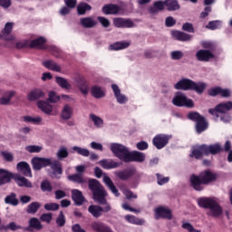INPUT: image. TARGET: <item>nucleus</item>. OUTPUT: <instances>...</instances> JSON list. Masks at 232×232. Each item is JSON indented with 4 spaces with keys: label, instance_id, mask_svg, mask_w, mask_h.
I'll return each instance as SVG.
<instances>
[{
    "label": "nucleus",
    "instance_id": "obj_60",
    "mask_svg": "<svg viewBox=\"0 0 232 232\" xmlns=\"http://www.w3.org/2000/svg\"><path fill=\"white\" fill-rule=\"evenodd\" d=\"M204 116L200 115L198 112H190L188 114V119H189V121H193L194 122H198Z\"/></svg>",
    "mask_w": 232,
    "mask_h": 232
},
{
    "label": "nucleus",
    "instance_id": "obj_58",
    "mask_svg": "<svg viewBox=\"0 0 232 232\" xmlns=\"http://www.w3.org/2000/svg\"><path fill=\"white\" fill-rule=\"evenodd\" d=\"M170 57L173 61H180L184 57V53L182 51H172Z\"/></svg>",
    "mask_w": 232,
    "mask_h": 232
},
{
    "label": "nucleus",
    "instance_id": "obj_55",
    "mask_svg": "<svg viewBox=\"0 0 232 232\" xmlns=\"http://www.w3.org/2000/svg\"><path fill=\"white\" fill-rule=\"evenodd\" d=\"M48 102H53L55 104V102H59L61 101V96L57 95V93L53 91L49 92L48 93Z\"/></svg>",
    "mask_w": 232,
    "mask_h": 232
},
{
    "label": "nucleus",
    "instance_id": "obj_8",
    "mask_svg": "<svg viewBox=\"0 0 232 232\" xmlns=\"http://www.w3.org/2000/svg\"><path fill=\"white\" fill-rule=\"evenodd\" d=\"M31 164L34 171H40V169H43V168H47V166H50V158L34 157L31 160Z\"/></svg>",
    "mask_w": 232,
    "mask_h": 232
},
{
    "label": "nucleus",
    "instance_id": "obj_47",
    "mask_svg": "<svg viewBox=\"0 0 232 232\" xmlns=\"http://www.w3.org/2000/svg\"><path fill=\"white\" fill-rule=\"evenodd\" d=\"M124 218L127 220V222H130V224H135L136 226H142V224H144V220L139 219L133 215H127L124 217Z\"/></svg>",
    "mask_w": 232,
    "mask_h": 232
},
{
    "label": "nucleus",
    "instance_id": "obj_24",
    "mask_svg": "<svg viewBox=\"0 0 232 232\" xmlns=\"http://www.w3.org/2000/svg\"><path fill=\"white\" fill-rule=\"evenodd\" d=\"M43 66H44V68H47V70H51L52 72H61L63 68L61 67V65H59L57 63H55V61L53 60H46L43 62Z\"/></svg>",
    "mask_w": 232,
    "mask_h": 232
},
{
    "label": "nucleus",
    "instance_id": "obj_4",
    "mask_svg": "<svg viewBox=\"0 0 232 232\" xmlns=\"http://www.w3.org/2000/svg\"><path fill=\"white\" fill-rule=\"evenodd\" d=\"M89 189H91L94 200L101 198V197H108V193L104 189V187L101 185V182L97 179H89L88 181Z\"/></svg>",
    "mask_w": 232,
    "mask_h": 232
},
{
    "label": "nucleus",
    "instance_id": "obj_57",
    "mask_svg": "<svg viewBox=\"0 0 232 232\" xmlns=\"http://www.w3.org/2000/svg\"><path fill=\"white\" fill-rule=\"evenodd\" d=\"M56 224L59 227H64L66 224V218L64 217V213L63 211L60 212L58 218H56Z\"/></svg>",
    "mask_w": 232,
    "mask_h": 232
},
{
    "label": "nucleus",
    "instance_id": "obj_6",
    "mask_svg": "<svg viewBox=\"0 0 232 232\" xmlns=\"http://www.w3.org/2000/svg\"><path fill=\"white\" fill-rule=\"evenodd\" d=\"M76 173L69 175L67 177L68 180L74 182L76 184H86L88 180L84 178V171H86V167L84 165H79L75 167Z\"/></svg>",
    "mask_w": 232,
    "mask_h": 232
},
{
    "label": "nucleus",
    "instance_id": "obj_52",
    "mask_svg": "<svg viewBox=\"0 0 232 232\" xmlns=\"http://www.w3.org/2000/svg\"><path fill=\"white\" fill-rule=\"evenodd\" d=\"M42 191H44V193H51L52 189H53V188L52 187V184L50 183V181L48 180H43L41 182V186H40Z\"/></svg>",
    "mask_w": 232,
    "mask_h": 232
},
{
    "label": "nucleus",
    "instance_id": "obj_31",
    "mask_svg": "<svg viewBox=\"0 0 232 232\" xmlns=\"http://www.w3.org/2000/svg\"><path fill=\"white\" fill-rule=\"evenodd\" d=\"M37 106L39 110L46 113V115H51L52 111H53V107L49 104L48 102L39 101Z\"/></svg>",
    "mask_w": 232,
    "mask_h": 232
},
{
    "label": "nucleus",
    "instance_id": "obj_19",
    "mask_svg": "<svg viewBox=\"0 0 232 232\" xmlns=\"http://www.w3.org/2000/svg\"><path fill=\"white\" fill-rule=\"evenodd\" d=\"M72 198L74 204H76V206H82V204H84V202L86 200L84 198V196H82V192L79 189L72 190Z\"/></svg>",
    "mask_w": 232,
    "mask_h": 232
},
{
    "label": "nucleus",
    "instance_id": "obj_16",
    "mask_svg": "<svg viewBox=\"0 0 232 232\" xmlns=\"http://www.w3.org/2000/svg\"><path fill=\"white\" fill-rule=\"evenodd\" d=\"M196 57L198 59V61H201L203 63H208V61H209V59H213L214 55H213V53H211V51L199 50L197 52Z\"/></svg>",
    "mask_w": 232,
    "mask_h": 232
},
{
    "label": "nucleus",
    "instance_id": "obj_32",
    "mask_svg": "<svg viewBox=\"0 0 232 232\" xmlns=\"http://www.w3.org/2000/svg\"><path fill=\"white\" fill-rule=\"evenodd\" d=\"M202 155H206V145L194 147L190 157H195L197 160H198L202 157Z\"/></svg>",
    "mask_w": 232,
    "mask_h": 232
},
{
    "label": "nucleus",
    "instance_id": "obj_39",
    "mask_svg": "<svg viewBox=\"0 0 232 232\" xmlns=\"http://www.w3.org/2000/svg\"><path fill=\"white\" fill-rule=\"evenodd\" d=\"M5 204H9L10 206H19V199H17V194L12 192L5 198Z\"/></svg>",
    "mask_w": 232,
    "mask_h": 232
},
{
    "label": "nucleus",
    "instance_id": "obj_30",
    "mask_svg": "<svg viewBox=\"0 0 232 232\" xmlns=\"http://www.w3.org/2000/svg\"><path fill=\"white\" fill-rule=\"evenodd\" d=\"M103 182L109 188V189H111V193L115 195V197H119L121 195L119 193V189H117V187H115V184H113V181H111V179H110V177L104 175Z\"/></svg>",
    "mask_w": 232,
    "mask_h": 232
},
{
    "label": "nucleus",
    "instance_id": "obj_53",
    "mask_svg": "<svg viewBox=\"0 0 232 232\" xmlns=\"http://www.w3.org/2000/svg\"><path fill=\"white\" fill-rule=\"evenodd\" d=\"M222 26V21L216 20V21H210L208 25H206V28L208 30H218V28H220Z\"/></svg>",
    "mask_w": 232,
    "mask_h": 232
},
{
    "label": "nucleus",
    "instance_id": "obj_14",
    "mask_svg": "<svg viewBox=\"0 0 232 232\" xmlns=\"http://www.w3.org/2000/svg\"><path fill=\"white\" fill-rule=\"evenodd\" d=\"M146 155L142 152L133 151L129 152L127 162H144Z\"/></svg>",
    "mask_w": 232,
    "mask_h": 232
},
{
    "label": "nucleus",
    "instance_id": "obj_23",
    "mask_svg": "<svg viewBox=\"0 0 232 232\" xmlns=\"http://www.w3.org/2000/svg\"><path fill=\"white\" fill-rule=\"evenodd\" d=\"M14 95H15V92L13 91L5 92L0 97V106H10V104H12V99Z\"/></svg>",
    "mask_w": 232,
    "mask_h": 232
},
{
    "label": "nucleus",
    "instance_id": "obj_5",
    "mask_svg": "<svg viewBox=\"0 0 232 232\" xmlns=\"http://www.w3.org/2000/svg\"><path fill=\"white\" fill-rule=\"evenodd\" d=\"M111 150L112 153L122 160L123 162H128V157L130 156V149L121 143H112L111 145Z\"/></svg>",
    "mask_w": 232,
    "mask_h": 232
},
{
    "label": "nucleus",
    "instance_id": "obj_44",
    "mask_svg": "<svg viewBox=\"0 0 232 232\" xmlns=\"http://www.w3.org/2000/svg\"><path fill=\"white\" fill-rule=\"evenodd\" d=\"M40 208H41V203L37 201L32 202L27 206L26 213H29L30 215H35V213L39 211Z\"/></svg>",
    "mask_w": 232,
    "mask_h": 232
},
{
    "label": "nucleus",
    "instance_id": "obj_13",
    "mask_svg": "<svg viewBox=\"0 0 232 232\" xmlns=\"http://www.w3.org/2000/svg\"><path fill=\"white\" fill-rule=\"evenodd\" d=\"M16 169L20 173H23L25 177L32 178V169L30 168V164L26 161L18 162L16 165Z\"/></svg>",
    "mask_w": 232,
    "mask_h": 232
},
{
    "label": "nucleus",
    "instance_id": "obj_41",
    "mask_svg": "<svg viewBox=\"0 0 232 232\" xmlns=\"http://www.w3.org/2000/svg\"><path fill=\"white\" fill-rule=\"evenodd\" d=\"M55 82L60 86V88H63V90H70L72 88V84L68 82V80H66L63 77L56 76Z\"/></svg>",
    "mask_w": 232,
    "mask_h": 232
},
{
    "label": "nucleus",
    "instance_id": "obj_15",
    "mask_svg": "<svg viewBox=\"0 0 232 232\" xmlns=\"http://www.w3.org/2000/svg\"><path fill=\"white\" fill-rule=\"evenodd\" d=\"M91 227L92 231L95 232H113L110 227L106 226L104 223L101 221H94L91 224Z\"/></svg>",
    "mask_w": 232,
    "mask_h": 232
},
{
    "label": "nucleus",
    "instance_id": "obj_40",
    "mask_svg": "<svg viewBox=\"0 0 232 232\" xmlns=\"http://www.w3.org/2000/svg\"><path fill=\"white\" fill-rule=\"evenodd\" d=\"M95 200H97L98 204L104 206L102 208V213H109V211H111V205H110V203H108V201L106 200V196H102Z\"/></svg>",
    "mask_w": 232,
    "mask_h": 232
},
{
    "label": "nucleus",
    "instance_id": "obj_56",
    "mask_svg": "<svg viewBox=\"0 0 232 232\" xmlns=\"http://www.w3.org/2000/svg\"><path fill=\"white\" fill-rule=\"evenodd\" d=\"M157 182L159 186H164V184H168L169 182V177H164L161 174H156Z\"/></svg>",
    "mask_w": 232,
    "mask_h": 232
},
{
    "label": "nucleus",
    "instance_id": "obj_63",
    "mask_svg": "<svg viewBox=\"0 0 232 232\" xmlns=\"http://www.w3.org/2000/svg\"><path fill=\"white\" fill-rule=\"evenodd\" d=\"M4 229H10L11 231H17V229H23V227L15 224V222H10L7 226H5Z\"/></svg>",
    "mask_w": 232,
    "mask_h": 232
},
{
    "label": "nucleus",
    "instance_id": "obj_48",
    "mask_svg": "<svg viewBox=\"0 0 232 232\" xmlns=\"http://www.w3.org/2000/svg\"><path fill=\"white\" fill-rule=\"evenodd\" d=\"M68 155H70V153L68 152V148L64 146L60 147V149L56 152V157L57 159H59V160H63V159L68 158Z\"/></svg>",
    "mask_w": 232,
    "mask_h": 232
},
{
    "label": "nucleus",
    "instance_id": "obj_42",
    "mask_svg": "<svg viewBox=\"0 0 232 232\" xmlns=\"http://www.w3.org/2000/svg\"><path fill=\"white\" fill-rule=\"evenodd\" d=\"M89 119L92 120V121L93 122L95 128H103V126H104V120H102V118L95 115L94 113H91L89 115Z\"/></svg>",
    "mask_w": 232,
    "mask_h": 232
},
{
    "label": "nucleus",
    "instance_id": "obj_51",
    "mask_svg": "<svg viewBox=\"0 0 232 232\" xmlns=\"http://www.w3.org/2000/svg\"><path fill=\"white\" fill-rule=\"evenodd\" d=\"M42 150H44L41 145H28L25 147V151L28 153H41Z\"/></svg>",
    "mask_w": 232,
    "mask_h": 232
},
{
    "label": "nucleus",
    "instance_id": "obj_45",
    "mask_svg": "<svg viewBox=\"0 0 232 232\" xmlns=\"http://www.w3.org/2000/svg\"><path fill=\"white\" fill-rule=\"evenodd\" d=\"M116 177L120 179V180H128V179H131L133 177L132 170H121L116 172Z\"/></svg>",
    "mask_w": 232,
    "mask_h": 232
},
{
    "label": "nucleus",
    "instance_id": "obj_2",
    "mask_svg": "<svg viewBox=\"0 0 232 232\" xmlns=\"http://www.w3.org/2000/svg\"><path fill=\"white\" fill-rule=\"evenodd\" d=\"M198 206L203 208L204 209H208L207 215L208 217H213L214 218H218L222 215V207L218 205L215 199L211 198H200L198 199Z\"/></svg>",
    "mask_w": 232,
    "mask_h": 232
},
{
    "label": "nucleus",
    "instance_id": "obj_21",
    "mask_svg": "<svg viewBox=\"0 0 232 232\" xmlns=\"http://www.w3.org/2000/svg\"><path fill=\"white\" fill-rule=\"evenodd\" d=\"M13 179L20 188H32V182L19 174L13 176Z\"/></svg>",
    "mask_w": 232,
    "mask_h": 232
},
{
    "label": "nucleus",
    "instance_id": "obj_33",
    "mask_svg": "<svg viewBox=\"0 0 232 232\" xmlns=\"http://www.w3.org/2000/svg\"><path fill=\"white\" fill-rule=\"evenodd\" d=\"M171 35L177 39V41L186 42L191 41V35L180 31H172Z\"/></svg>",
    "mask_w": 232,
    "mask_h": 232
},
{
    "label": "nucleus",
    "instance_id": "obj_26",
    "mask_svg": "<svg viewBox=\"0 0 232 232\" xmlns=\"http://www.w3.org/2000/svg\"><path fill=\"white\" fill-rule=\"evenodd\" d=\"M99 164L103 168V169H115V168H119V166H121V164L112 160H102Z\"/></svg>",
    "mask_w": 232,
    "mask_h": 232
},
{
    "label": "nucleus",
    "instance_id": "obj_10",
    "mask_svg": "<svg viewBox=\"0 0 232 232\" xmlns=\"http://www.w3.org/2000/svg\"><path fill=\"white\" fill-rule=\"evenodd\" d=\"M155 218L157 220L159 218H167V220H171L173 215L171 214V209L166 207H159L155 208Z\"/></svg>",
    "mask_w": 232,
    "mask_h": 232
},
{
    "label": "nucleus",
    "instance_id": "obj_12",
    "mask_svg": "<svg viewBox=\"0 0 232 232\" xmlns=\"http://www.w3.org/2000/svg\"><path fill=\"white\" fill-rule=\"evenodd\" d=\"M113 25L116 28H133L134 24L130 19L114 18L113 19Z\"/></svg>",
    "mask_w": 232,
    "mask_h": 232
},
{
    "label": "nucleus",
    "instance_id": "obj_9",
    "mask_svg": "<svg viewBox=\"0 0 232 232\" xmlns=\"http://www.w3.org/2000/svg\"><path fill=\"white\" fill-rule=\"evenodd\" d=\"M171 139L170 135L167 134H158L152 140V144L157 148V150H162L165 146H168L169 140Z\"/></svg>",
    "mask_w": 232,
    "mask_h": 232
},
{
    "label": "nucleus",
    "instance_id": "obj_61",
    "mask_svg": "<svg viewBox=\"0 0 232 232\" xmlns=\"http://www.w3.org/2000/svg\"><path fill=\"white\" fill-rule=\"evenodd\" d=\"M52 218H53V215L52 213H44L40 217V220L42 222H46L47 224L52 222Z\"/></svg>",
    "mask_w": 232,
    "mask_h": 232
},
{
    "label": "nucleus",
    "instance_id": "obj_22",
    "mask_svg": "<svg viewBox=\"0 0 232 232\" xmlns=\"http://www.w3.org/2000/svg\"><path fill=\"white\" fill-rule=\"evenodd\" d=\"M46 93L41 89H33L27 95L29 101H39V99H44Z\"/></svg>",
    "mask_w": 232,
    "mask_h": 232
},
{
    "label": "nucleus",
    "instance_id": "obj_46",
    "mask_svg": "<svg viewBox=\"0 0 232 232\" xmlns=\"http://www.w3.org/2000/svg\"><path fill=\"white\" fill-rule=\"evenodd\" d=\"M130 46L129 42H117L115 44H112L109 46V50H124V48H128Z\"/></svg>",
    "mask_w": 232,
    "mask_h": 232
},
{
    "label": "nucleus",
    "instance_id": "obj_64",
    "mask_svg": "<svg viewBox=\"0 0 232 232\" xmlns=\"http://www.w3.org/2000/svg\"><path fill=\"white\" fill-rule=\"evenodd\" d=\"M123 195L126 197L127 200H131V198H138L137 194L133 193V191L130 189H125L123 191Z\"/></svg>",
    "mask_w": 232,
    "mask_h": 232
},
{
    "label": "nucleus",
    "instance_id": "obj_43",
    "mask_svg": "<svg viewBox=\"0 0 232 232\" xmlns=\"http://www.w3.org/2000/svg\"><path fill=\"white\" fill-rule=\"evenodd\" d=\"M90 10H92V5H90L84 2L80 3L77 5L78 15H84L86 14V12H90Z\"/></svg>",
    "mask_w": 232,
    "mask_h": 232
},
{
    "label": "nucleus",
    "instance_id": "obj_11",
    "mask_svg": "<svg viewBox=\"0 0 232 232\" xmlns=\"http://www.w3.org/2000/svg\"><path fill=\"white\" fill-rule=\"evenodd\" d=\"M14 29V23L8 22L5 24L4 29L2 30V35L4 36V41H15V36L12 34Z\"/></svg>",
    "mask_w": 232,
    "mask_h": 232
},
{
    "label": "nucleus",
    "instance_id": "obj_54",
    "mask_svg": "<svg viewBox=\"0 0 232 232\" xmlns=\"http://www.w3.org/2000/svg\"><path fill=\"white\" fill-rule=\"evenodd\" d=\"M72 150L78 153V155H82V157H90V150H88L87 149L74 146L72 147Z\"/></svg>",
    "mask_w": 232,
    "mask_h": 232
},
{
    "label": "nucleus",
    "instance_id": "obj_1",
    "mask_svg": "<svg viewBox=\"0 0 232 232\" xmlns=\"http://www.w3.org/2000/svg\"><path fill=\"white\" fill-rule=\"evenodd\" d=\"M217 177V174L208 170L201 172L198 176L193 174L190 176V186L196 191H202L204 189L202 186L214 182Z\"/></svg>",
    "mask_w": 232,
    "mask_h": 232
},
{
    "label": "nucleus",
    "instance_id": "obj_38",
    "mask_svg": "<svg viewBox=\"0 0 232 232\" xmlns=\"http://www.w3.org/2000/svg\"><path fill=\"white\" fill-rule=\"evenodd\" d=\"M232 110V102H222L217 105L218 113H227Z\"/></svg>",
    "mask_w": 232,
    "mask_h": 232
},
{
    "label": "nucleus",
    "instance_id": "obj_49",
    "mask_svg": "<svg viewBox=\"0 0 232 232\" xmlns=\"http://www.w3.org/2000/svg\"><path fill=\"white\" fill-rule=\"evenodd\" d=\"M92 95L95 97V99H102V97H104V91L99 86H94L92 89Z\"/></svg>",
    "mask_w": 232,
    "mask_h": 232
},
{
    "label": "nucleus",
    "instance_id": "obj_27",
    "mask_svg": "<svg viewBox=\"0 0 232 232\" xmlns=\"http://www.w3.org/2000/svg\"><path fill=\"white\" fill-rule=\"evenodd\" d=\"M12 173L5 169H0V186L8 184L12 180Z\"/></svg>",
    "mask_w": 232,
    "mask_h": 232
},
{
    "label": "nucleus",
    "instance_id": "obj_59",
    "mask_svg": "<svg viewBox=\"0 0 232 232\" xmlns=\"http://www.w3.org/2000/svg\"><path fill=\"white\" fill-rule=\"evenodd\" d=\"M44 208L45 211H58L60 206L57 203H47Z\"/></svg>",
    "mask_w": 232,
    "mask_h": 232
},
{
    "label": "nucleus",
    "instance_id": "obj_37",
    "mask_svg": "<svg viewBox=\"0 0 232 232\" xmlns=\"http://www.w3.org/2000/svg\"><path fill=\"white\" fill-rule=\"evenodd\" d=\"M22 122H31L32 124H40L43 122V118L41 116L32 117V116H22L20 118Z\"/></svg>",
    "mask_w": 232,
    "mask_h": 232
},
{
    "label": "nucleus",
    "instance_id": "obj_20",
    "mask_svg": "<svg viewBox=\"0 0 232 232\" xmlns=\"http://www.w3.org/2000/svg\"><path fill=\"white\" fill-rule=\"evenodd\" d=\"M49 166L53 170V175H63V165H61V162H59V160L50 158Z\"/></svg>",
    "mask_w": 232,
    "mask_h": 232
},
{
    "label": "nucleus",
    "instance_id": "obj_25",
    "mask_svg": "<svg viewBox=\"0 0 232 232\" xmlns=\"http://www.w3.org/2000/svg\"><path fill=\"white\" fill-rule=\"evenodd\" d=\"M46 39L44 37H39L30 42L29 46L30 48H36L37 50H46Z\"/></svg>",
    "mask_w": 232,
    "mask_h": 232
},
{
    "label": "nucleus",
    "instance_id": "obj_3",
    "mask_svg": "<svg viewBox=\"0 0 232 232\" xmlns=\"http://www.w3.org/2000/svg\"><path fill=\"white\" fill-rule=\"evenodd\" d=\"M174 88L176 90H184L185 92L188 90H194L197 93H202L204 90H206V83H197L189 79H182L174 85Z\"/></svg>",
    "mask_w": 232,
    "mask_h": 232
},
{
    "label": "nucleus",
    "instance_id": "obj_34",
    "mask_svg": "<svg viewBox=\"0 0 232 232\" xmlns=\"http://www.w3.org/2000/svg\"><path fill=\"white\" fill-rule=\"evenodd\" d=\"M88 211L91 215L94 217V218H99L102 217V207L99 205H91L88 208Z\"/></svg>",
    "mask_w": 232,
    "mask_h": 232
},
{
    "label": "nucleus",
    "instance_id": "obj_29",
    "mask_svg": "<svg viewBox=\"0 0 232 232\" xmlns=\"http://www.w3.org/2000/svg\"><path fill=\"white\" fill-rule=\"evenodd\" d=\"M120 10L121 9L119 8V6L113 4L106 5L102 9V11L103 12V14H105V15L119 14Z\"/></svg>",
    "mask_w": 232,
    "mask_h": 232
},
{
    "label": "nucleus",
    "instance_id": "obj_50",
    "mask_svg": "<svg viewBox=\"0 0 232 232\" xmlns=\"http://www.w3.org/2000/svg\"><path fill=\"white\" fill-rule=\"evenodd\" d=\"M29 226L34 229H37V231L43 229V225L41 224V221H39L37 218H32L29 220Z\"/></svg>",
    "mask_w": 232,
    "mask_h": 232
},
{
    "label": "nucleus",
    "instance_id": "obj_36",
    "mask_svg": "<svg viewBox=\"0 0 232 232\" xmlns=\"http://www.w3.org/2000/svg\"><path fill=\"white\" fill-rule=\"evenodd\" d=\"M208 130V121L206 118L203 116L200 120L196 122V131L197 133H202Z\"/></svg>",
    "mask_w": 232,
    "mask_h": 232
},
{
    "label": "nucleus",
    "instance_id": "obj_18",
    "mask_svg": "<svg viewBox=\"0 0 232 232\" xmlns=\"http://www.w3.org/2000/svg\"><path fill=\"white\" fill-rule=\"evenodd\" d=\"M73 117V107L70 104L63 105L61 112V119L63 121H70Z\"/></svg>",
    "mask_w": 232,
    "mask_h": 232
},
{
    "label": "nucleus",
    "instance_id": "obj_35",
    "mask_svg": "<svg viewBox=\"0 0 232 232\" xmlns=\"http://www.w3.org/2000/svg\"><path fill=\"white\" fill-rule=\"evenodd\" d=\"M165 6L169 12L180 10V5H179V1L177 0H165Z\"/></svg>",
    "mask_w": 232,
    "mask_h": 232
},
{
    "label": "nucleus",
    "instance_id": "obj_62",
    "mask_svg": "<svg viewBox=\"0 0 232 232\" xmlns=\"http://www.w3.org/2000/svg\"><path fill=\"white\" fill-rule=\"evenodd\" d=\"M176 24H177V20H175L173 16H168L165 19V26H167V28H171V26H175Z\"/></svg>",
    "mask_w": 232,
    "mask_h": 232
},
{
    "label": "nucleus",
    "instance_id": "obj_7",
    "mask_svg": "<svg viewBox=\"0 0 232 232\" xmlns=\"http://www.w3.org/2000/svg\"><path fill=\"white\" fill-rule=\"evenodd\" d=\"M172 104H174V106H178V108H182L184 106L186 108H193L194 106L193 100L188 99V97H186L182 92L176 93L172 99Z\"/></svg>",
    "mask_w": 232,
    "mask_h": 232
},
{
    "label": "nucleus",
    "instance_id": "obj_17",
    "mask_svg": "<svg viewBox=\"0 0 232 232\" xmlns=\"http://www.w3.org/2000/svg\"><path fill=\"white\" fill-rule=\"evenodd\" d=\"M80 24L83 28H95L97 26V20L92 16H87L80 19Z\"/></svg>",
    "mask_w": 232,
    "mask_h": 232
},
{
    "label": "nucleus",
    "instance_id": "obj_28",
    "mask_svg": "<svg viewBox=\"0 0 232 232\" xmlns=\"http://www.w3.org/2000/svg\"><path fill=\"white\" fill-rule=\"evenodd\" d=\"M222 150V146L219 143H216L209 146L205 145L206 155H217L218 153H220Z\"/></svg>",
    "mask_w": 232,
    "mask_h": 232
}]
</instances>
